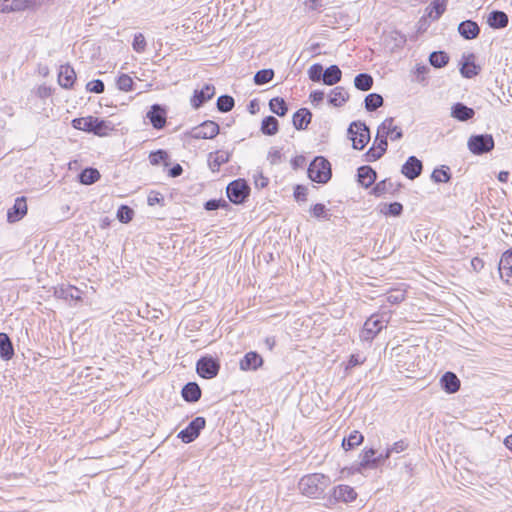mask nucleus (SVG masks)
<instances>
[{
  "instance_id": "f257e3e1",
  "label": "nucleus",
  "mask_w": 512,
  "mask_h": 512,
  "mask_svg": "<svg viewBox=\"0 0 512 512\" xmlns=\"http://www.w3.org/2000/svg\"><path fill=\"white\" fill-rule=\"evenodd\" d=\"M330 484L329 476L322 473H312L300 479L298 488L303 495L309 498H320Z\"/></svg>"
},
{
  "instance_id": "f03ea898",
  "label": "nucleus",
  "mask_w": 512,
  "mask_h": 512,
  "mask_svg": "<svg viewBox=\"0 0 512 512\" xmlns=\"http://www.w3.org/2000/svg\"><path fill=\"white\" fill-rule=\"evenodd\" d=\"M307 174L310 180L326 184L332 177L330 162L323 156H316L309 164Z\"/></svg>"
},
{
  "instance_id": "7ed1b4c3",
  "label": "nucleus",
  "mask_w": 512,
  "mask_h": 512,
  "mask_svg": "<svg viewBox=\"0 0 512 512\" xmlns=\"http://www.w3.org/2000/svg\"><path fill=\"white\" fill-rule=\"evenodd\" d=\"M348 138L352 141L355 150H363L370 141V130L365 122L360 120L350 123L347 130Z\"/></svg>"
},
{
  "instance_id": "20e7f679",
  "label": "nucleus",
  "mask_w": 512,
  "mask_h": 512,
  "mask_svg": "<svg viewBox=\"0 0 512 512\" xmlns=\"http://www.w3.org/2000/svg\"><path fill=\"white\" fill-rule=\"evenodd\" d=\"M250 186L245 179L239 178L230 182L226 187L229 201L235 205L244 204L250 196Z\"/></svg>"
},
{
  "instance_id": "39448f33",
  "label": "nucleus",
  "mask_w": 512,
  "mask_h": 512,
  "mask_svg": "<svg viewBox=\"0 0 512 512\" xmlns=\"http://www.w3.org/2000/svg\"><path fill=\"white\" fill-rule=\"evenodd\" d=\"M495 142L491 134L471 135L467 141L469 151L474 155H483L494 149Z\"/></svg>"
},
{
  "instance_id": "423d86ee",
  "label": "nucleus",
  "mask_w": 512,
  "mask_h": 512,
  "mask_svg": "<svg viewBox=\"0 0 512 512\" xmlns=\"http://www.w3.org/2000/svg\"><path fill=\"white\" fill-rule=\"evenodd\" d=\"M220 362L211 355H205L196 362V372L203 379H213L220 371Z\"/></svg>"
},
{
  "instance_id": "0eeeda50",
  "label": "nucleus",
  "mask_w": 512,
  "mask_h": 512,
  "mask_svg": "<svg viewBox=\"0 0 512 512\" xmlns=\"http://www.w3.org/2000/svg\"><path fill=\"white\" fill-rule=\"evenodd\" d=\"M206 426V419L202 416L194 418L186 428L181 430L177 437L185 444L196 440Z\"/></svg>"
},
{
  "instance_id": "6e6552de",
  "label": "nucleus",
  "mask_w": 512,
  "mask_h": 512,
  "mask_svg": "<svg viewBox=\"0 0 512 512\" xmlns=\"http://www.w3.org/2000/svg\"><path fill=\"white\" fill-rule=\"evenodd\" d=\"M220 131L219 125L212 120H206L200 125L193 127L188 133L193 139H213Z\"/></svg>"
},
{
  "instance_id": "1a4fd4ad",
  "label": "nucleus",
  "mask_w": 512,
  "mask_h": 512,
  "mask_svg": "<svg viewBox=\"0 0 512 512\" xmlns=\"http://www.w3.org/2000/svg\"><path fill=\"white\" fill-rule=\"evenodd\" d=\"M384 327L383 321L379 316L373 314L365 321L360 332V339L362 341L371 342Z\"/></svg>"
},
{
  "instance_id": "9d476101",
  "label": "nucleus",
  "mask_w": 512,
  "mask_h": 512,
  "mask_svg": "<svg viewBox=\"0 0 512 512\" xmlns=\"http://www.w3.org/2000/svg\"><path fill=\"white\" fill-rule=\"evenodd\" d=\"M215 95V86L205 84L201 89H195L190 99V104L194 109H199Z\"/></svg>"
},
{
  "instance_id": "9b49d317",
  "label": "nucleus",
  "mask_w": 512,
  "mask_h": 512,
  "mask_svg": "<svg viewBox=\"0 0 512 512\" xmlns=\"http://www.w3.org/2000/svg\"><path fill=\"white\" fill-rule=\"evenodd\" d=\"M154 129L160 130L165 127L167 121V111L160 104H153L146 114Z\"/></svg>"
},
{
  "instance_id": "f8f14e48",
  "label": "nucleus",
  "mask_w": 512,
  "mask_h": 512,
  "mask_svg": "<svg viewBox=\"0 0 512 512\" xmlns=\"http://www.w3.org/2000/svg\"><path fill=\"white\" fill-rule=\"evenodd\" d=\"M379 466L377 451L374 448H364L359 455L357 471L362 472L366 469H377Z\"/></svg>"
},
{
  "instance_id": "ddd939ff",
  "label": "nucleus",
  "mask_w": 512,
  "mask_h": 512,
  "mask_svg": "<svg viewBox=\"0 0 512 512\" xmlns=\"http://www.w3.org/2000/svg\"><path fill=\"white\" fill-rule=\"evenodd\" d=\"M422 171L423 163L416 156H409L401 168V173L409 180L418 178Z\"/></svg>"
},
{
  "instance_id": "4468645a",
  "label": "nucleus",
  "mask_w": 512,
  "mask_h": 512,
  "mask_svg": "<svg viewBox=\"0 0 512 512\" xmlns=\"http://www.w3.org/2000/svg\"><path fill=\"white\" fill-rule=\"evenodd\" d=\"M480 71L481 67L475 63V55L473 53L462 55L460 67V73L462 77L471 79L477 76Z\"/></svg>"
},
{
  "instance_id": "2eb2a0df",
  "label": "nucleus",
  "mask_w": 512,
  "mask_h": 512,
  "mask_svg": "<svg viewBox=\"0 0 512 512\" xmlns=\"http://www.w3.org/2000/svg\"><path fill=\"white\" fill-rule=\"evenodd\" d=\"M27 214L26 197L21 196L15 199L14 205L7 211V221L15 223Z\"/></svg>"
},
{
  "instance_id": "dca6fc26",
  "label": "nucleus",
  "mask_w": 512,
  "mask_h": 512,
  "mask_svg": "<svg viewBox=\"0 0 512 512\" xmlns=\"http://www.w3.org/2000/svg\"><path fill=\"white\" fill-rule=\"evenodd\" d=\"M262 356L256 351L246 353L239 362V368L242 371H256L263 365Z\"/></svg>"
},
{
  "instance_id": "f3484780",
  "label": "nucleus",
  "mask_w": 512,
  "mask_h": 512,
  "mask_svg": "<svg viewBox=\"0 0 512 512\" xmlns=\"http://www.w3.org/2000/svg\"><path fill=\"white\" fill-rule=\"evenodd\" d=\"M379 133L385 134L392 141L400 140L403 137V131L401 127L394 125V118H386L379 126Z\"/></svg>"
},
{
  "instance_id": "a211bd4d",
  "label": "nucleus",
  "mask_w": 512,
  "mask_h": 512,
  "mask_svg": "<svg viewBox=\"0 0 512 512\" xmlns=\"http://www.w3.org/2000/svg\"><path fill=\"white\" fill-rule=\"evenodd\" d=\"M82 291L73 285H60L54 288V296L63 300L80 301Z\"/></svg>"
},
{
  "instance_id": "6ab92c4d",
  "label": "nucleus",
  "mask_w": 512,
  "mask_h": 512,
  "mask_svg": "<svg viewBox=\"0 0 512 512\" xmlns=\"http://www.w3.org/2000/svg\"><path fill=\"white\" fill-rule=\"evenodd\" d=\"M34 3L35 0H0V11L2 13L23 11Z\"/></svg>"
},
{
  "instance_id": "aec40b11",
  "label": "nucleus",
  "mask_w": 512,
  "mask_h": 512,
  "mask_svg": "<svg viewBox=\"0 0 512 512\" xmlns=\"http://www.w3.org/2000/svg\"><path fill=\"white\" fill-rule=\"evenodd\" d=\"M75 80L76 73L74 68L69 64L61 65L58 73L59 85L65 89H69L72 88Z\"/></svg>"
},
{
  "instance_id": "412c9836",
  "label": "nucleus",
  "mask_w": 512,
  "mask_h": 512,
  "mask_svg": "<svg viewBox=\"0 0 512 512\" xmlns=\"http://www.w3.org/2000/svg\"><path fill=\"white\" fill-rule=\"evenodd\" d=\"M231 153L223 150L211 152L208 155V166L212 172H218L221 165L229 162Z\"/></svg>"
},
{
  "instance_id": "4be33fe9",
  "label": "nucleus",
  "mask_w": 512,
  "mask_h": 512,
  "mask_svg": "<svg viewBox=\"0 0 512 512\" xmlns=\"http://www.w3.org/2000/svg\"><path fill=\"white\" fill-rule=\"evenodd\" d=\"M440 384L442 389L448 394L456 393L461 385L457 375L451 371H447L442 375Z\"/></svg>"
},
{
  "instance_id": "5701e85b",
  "label": "nucleus",
  "mask_w": 512,
  "mask_h": 512,
  "mask_svg": "<svg viewBox=\"0 0 512 512\" xmlns=\"http://www.w3.org/2000/svg\"><path fill=\"white\" fill-rule=\"evenodd\" d=\"M357 178L360 185L369 188L376 181L377 173L371 166L363 165L357 169Z\"/></svg>"
},
{
  "instance_id": "b1692460",
  "label": "nucleus",
  "mask_w": 512,
  "mask_h": 512,
  "mask_svg": "<svg viewBox=\"0 0 512 512\" xmlns=\"http://www.w3.org/2000/svg\"><path fill=\"white\" fill-rule=\"evenodd\" d=\"M458 32L464 39L472 40L480 34V27L473 20H464L458 25Z\"/></svg>"
},
{
  "instance_id": "393cba45",
  "label": "nucleus",
  "mask_w": 512,
  "mask_h": 512,
  "mask_svg": "<svg viewBox=\"0 0 512 512\" xmlns=\"http://www.w3.org/2000/svg\"><path fill=\"white\" fill-rule=\"evenodd\" d=\"M475 115V111L473 108H470L466 106L465 104L461 102H457L452 105L451 107V117L454 119L466 122L470 119H472Z\"/></svg>"
},
{
  "instance_id": "a878e982",
  "label": "nucleus",
  "mask_w": 512,
  "mask_h": 512,
  "mask_svg": "<svg viewBox=\"0 0 512 512\" xmlns=\"http://www.w3.org/2000/svg\"><path fill=\"white\" fill-rule=\"evenodd\" d=\"M311 119V111L307 108H300L293 114V126L296 130H305L310 124Z\"/></svg>"
},
{
  "instance_id": "bb28decb",
  "label": "nucleus",
  "mask_w": 512,
  "mask_h": 512,
  "mask_svg": "<svg viewBox=\"0 0 512 512\" xmlns=\"http://www.w3.org/2000/svg\"><path fill=\"white\" fill-rule=\"evenodd\" d=\"M181 395L184 401L188 403H195L200 400L202 391L196 382H188L183 386Z\"/></svg>"
},
{
  "instance_id": "cd10ccee",
  "label": "nucleus",
  "mask_w": 512,
  "mask_h": 512,
  "mask_svg": "<svg viewBox=\"0 0 512 512\" xmlns=\"http://www.w3.org/2000/svg\"><path fill=\"white\" fill-rule=\"evenodd\" d=\"M332 497L337 502H351L356 499L357 493L348 485H338L333 488Z\"/></svg>"
},
{
  "instance_id": "c85d7f7f",
  "label": "nucleus",
  "mask_w": 512,
  "mask_h": 512,
  "mask_svg": "<svg viewBox=\"0 0 512 512\" xmlns=\"http://www.w3.org/2000/svg\"><path fill=\"white\" fill-rule=\"evenodd\" d=\"M113 130H114V125L112 124L111 121L99 119V118L93 116L91 133H93L94 135L99 136V137H104V136L109 135V133Z\"/></svg>"
},
{
  "instance_id": "c756f323",
  "label": "nucleus",
  "mask_w": 512,
  "mask_h": 512,
  "mask_svg": "<svg viewBox=\"0 0 512 512\" xmlns=\"http://www.w3.org/2000/svg\"><path fill=\"white\" fill-rule=\"evenodd\" d=\"M488 25L493 29H503L509 23L508 15L500 10H493L487 18Z\"/></svg>"
},
{
  "instance_id": "7c9ffc66",
  "label": "nucleus",
  "mask_w": 512,
  "mask_h": 512,
  "mask_svg": "<svg viewBox=\"0 0 512 512\" xmlns=\"http://www.w3.org/2000/svg\"><path fill=\"white\" fill-rule=\"evenodd\" d=\"M349 100V93L342 86H337L331 90L328 103L333 107H341Z\"/></svg>"
},
{
  "instance_id": "2f4dec72",
  "label": "nucleus",
  "mask_w": 512,
  "mask_h": 512,
  "mask_svg": "<svg viewBox=\"0 0 512 512\" xmlns=\"http://www.w3.org/2000/svg\"><path fill=\"white\" fill-rule=\"evenodd\" d=\"M15 352L12 341L10 337L4 333L0 332V357L1 359L8 361L13 358Z\"/></svg>"
},
{
  "instance_id": "473e14b6",
  "label": "nucleus",
  "mask_w": 512,
  "mask_h": 512,
  "mask_svg": "<svg viewBox=\"0 0 512 512\" xmlns=\"http://www.w3.org/2000/svg\"><path fill=\"white\" fill-rule=\"evenodd\" d=\"M342 71L337 65H330L324 70L323 83L332 86L341 81Z\"/></svg>"
},
{
  "instance_id": "72a5a7b5",
  "label": "nucleus",
  "mask_w": 512,
  "mask_h": 512,
  "mask_svg": "<svg viewBox=\"0 0 512 512\" xmlns=\"http://www.w3.org/2000/svg\"><path fill=\"white\" fill-rule=\"evenodd\" d=\"M100 172L93 167H87L78 174V180L81 184L92 185L100 179Z\"/></svg>"
},
{
  "instance_id": "f704fd0d",
  "label": "nucleus",
  "mask_w": 512,
  "mask_h": 512,
  "mask_svg": "<svg viewBox=\"0 0 512 512\" xmlns=\"http://www.w3.org/2000/svg\"><path fill=\"white\" fill-rule=\"evenodd\" d=\"M448 0H434L426 8L428 16L433 20H438L446 11Z\"/></svg>"
},
{
  "instance_id": "c9c22d12",
  "label": "nucleus",
  "mask_w": 512,
  "mask_h": 512,
  "mask_svg": "<svg viewBox=\"0 0 512 512\" xmlns=\"http://www.w3.org/2000/svg\"><path fill=\"white\" fill-rule=\"evenodd\" d=\"M452 178L451 170L449 166L441 165L433 170L431 174V180L434 183H448Z\"/></svg>"
},
{
  "instance_id": "e433bc0d",
  "label": "nucleus",
  "mask_w": 512,
  "mask_h": 512,
  "mask_svg": "<svg viewBox=\"0 0 512 512\" xmlns=\"http://www.w3.org/2000/svg\"><path fill=\"white\" fill-rule=\"evenodd\" d=\"M374 84L373 77L368 73H359L354 78V86L360 91H369Z\"/></svg>"
},
{
  "instance_id": "4c0bfd02",
  "label": "nucleus",
  "mask_w": 512,
  "mask_h": 512,
  "mask_svg": "<svg viewBox=\"0 0 512 512\" xmlns=\"http://www.w3.org/2000/svg\"><path fill=\"white\" fill-rule=\"evenodd\" d=\"M279 122L274 116H266L261 123V132L264 135L272 136L278 132Z\"/></svg>"
},
{
  "instance_id": "58836bf2",
  "label": "nucleus",
  "mask_w": 512,
  "mask_h": 512,
  "mask_svg": "<svg viewBox=\"0 0 512 512\" xmlns=\"http://www.w3.org/2000/svg\"><path fill=\"white\" fill-rule=\"evenodd\" d=\"M364 440V436L357 430L352 431L348 437H344L342 440V447L348 451L354 447L360 445Z\"/></svg>"
},
{
  "instance_id": "ea45409f",
  "label": "nucleus",
  "mask_w": 512,
  "mask_h": 512,
  "mask_svg": "<svg viewBox=\"0 0 512 512\" xmlns=\"http://www.w3.org/2000/svg\"><path fill=\"white\" fill-rule=\"evenodd\" d=\"M384 99L378 93H370L364 99V106L368 112L376 111L383 106Z\"/></svg>"
},
{
  "instance_id": "a19ab883",
  "label": "nucleus",
  "mask_w": 512,
  "mask_h": 512,
  "mask_svg": "<svg viewBox=\"0 0 512 512\" xmlns=\"http://www.w3.org/2000/svg\"><path fill=\"white\" fill-rule=\"evenodd\" d=\"M270 110L278 115L279 117H283L288 112V106L286 101L281 97H274L269 101Z\"/></svg>"
},
{
  "instance_id": "79ce46f5",
  "label": "nucleus",
  "mask_w": 512,
  "mask_h": 512,
  "mask_svg": "<svg viewBox=\"0 0 512 512\" xmlns=\"http://www.w3.org/2000/svg\"><path fill=\"white\" fill-rule=\"evenodd\" d=\"M449 62V56L445 51H433L429 55V63L435 68H443Z\"/></svg>"
},
{
  "instance_id": "37998d69",
  "label": "nucleus",
  "mask_w": 512,
  "mask_h": 512,
  "mask_svg": "<svg viewBox=\"0 0 512 512\" xmlns=\"http://www.w3.org/2000/svg\"><path fill=\"white\" fill-rule=\"evenodd\" d=\"M235 106L234 98L230 95L224 94L218 97L216 107L219 112L226 113L231 111Z\"/></svg>"
},
{
  "instance_id": "c03bdc74",
  "label": "nucleus",
  "mask_w": 512,
  "mask_h": 512,
  "mask_svg": "<svg viewBox=\"0 0 512 512\" xmlns=\"http://www.w3.org/2000/svg\"><path fill=\"white\" fill-rule=\"evenodd\" d=\"M93 116L80 117L72 120L71 124L74 129L91 133Z\"/></svg>"
},
{
  "instance_id": "a18cd8bd",
  "label": "nucleus",
  "mask_w": 512,
  "mask_h": 512,
  "mask_svg": "<svg viewBox=\"0 0 512 512\" xmlns=\"http://www.w3.org/2000/svg\"><path fill=\"white\" fill-rule=\"evenodd\" d=\"M274 77L273 69H261L254 75V83L256 85H264L270 82Z\"/></svg>"
},
{
  "instance_id": "49530a36",
  "label": "nucleus",
  "mask_w": 512,
  "mask_h": 512,
  "mask_svg": "<svg viewBox=\"0 0 512 512\" xmlns=\"http://www.w3.org/2000/svg\"><path fill=\"white\" fill-rule=\"evenodd\" d=\"M116 86L123 92H129L133 90L134 81L128 74H120L116 79Z\"/></svg>"
},
{
  "instance_id": "de8ad7c7",
  "label": "nucleus",
  "mask_w": 512,
  "mask_h": 512,
  "mask_svg": "<svg viewBox=\"0 0 512 512\" xmlns=\"http://www.w3.org/2000/svg\"><path fill=\"white\" fill-rule=\"evenodd\" d=\"M392 190L393 183L389 179H384L375 184V186L372 188V193L376 197H380L388 192H391Z\"/></svg>"
},
{
  "instance_id": "09e8293b",
  "label": "nucleus",
  "mask_w": 512,
  "mask_h": 512,
  "mask_svg": "<svg viewBox=\"0 0 512 512\" xmlns=\"http://www.w3.org/2000/svg\"><path fill=\"white\" fill-rule=\"evenodd\" d=\"M116 216L121 223L126 224L132 221L134 217V210L127 205H121L117 210Z\"/></svg>"
},
{
  "instance_id": "8fccbe9b",
  "label": "nucleus",
  "mask_w": 512,
  "mask_h": 512,
  "mask_svg": "<svg viewBox=\"0 0 512 512\" xmlns=\"http://www.w3.org/2000/svg\"><path fill=\"white\" fill-rule=\"evenodd\" d=\"M229 203L224 199H210L204 203V209L207 211H214L218 209H229Z\"/></svg>"
},
{
  "instance_id": "3c124183",
  "label": "nucleus",
  "mask_w": 512,
  "mask_h": 512,
  "mask_svg": "<svg viewBox=\"0 0 512 512\" xmlns=\"http://www.w3.org/2000/svg\"><path fill=\"white\" fill-rule=\"evenodd\" d=\"M323 67L320 63H315L308 69L309 79L313 82L323 81Z\"/></svg>"
},
{
  "instance_id": "603ef678",
  "label": "nucleus",
  "mask_w": 512,
  "mask_h": 512,
  "mask_svg": "<svg viewBox=\"0 0 512 512\" xmlns=\"http://www.w3.org/2000/svg\"><path fill=\"white\" fill-rule=\"evenodd\" d=\"M310 213L317 219L329 220L330 215L327 212L326 206L322 203H317L310 208Z\"/></svg>"
},
{
  "instance_id": "864d4df0",
  "label": "nucleus",
  "mask_w": 512,
  "mask_h": 512,
  "mask_svg": "<svg viewBox=\"0 0 512 512\" xmlns=\"http://www.w3.org/2000/svg\"><path fill=\"white\" fill-rule=\"evenodd\" d=\"M405 291L404 290H392L387 293L386 300L390 304H399L405 299Z\"/></svg>"
},
{
  "instance_id": "5fc2aeb1",
  "label": "nucleus",
  "mask_w": 512,
  "mask_h": 512,
  "mask_svg": "<svg viewBox=\"0 0 512 512\" xmlns=\"http://www.w3.org/2000/svg\"><path fill=\"white\" fill-rule=\"evenodd\" d=\"M146 40L142 33H136L133 38L132 47L137 53H143L146 49Z\"/></svg>"
},
{
  "instance_id": "6e6d98bb",
  "label": "nucleus",
  "mask_w": 512,
  "mask_h": 512,
  "mask_svg": "<svg viewBox=\"0 0 512 512\" xmlns=\"http://www.w3.org/2000/svg\"><path fill=\"white\" fill-rule=\"evenodd\" d=\"M168 157V153L165 150L159 149L150 153L149 161L152 165H158L162 161L165 162Z\"/></svg>"
},
{
  "instance_id": "4d7b16f0",
  "label": "nucleus",
  "mask_w": 512,
  "mask_h": 512,
  "mask_svg": "<svg viewBox=\"0 0 512 512\" xmlns=\"http://www.w3.org/2000/svg\"><path fill=\"white\" fill-rule=\"evenodd\" d=\"M387 138L388 137L385 134H383L382 132L379 133V129L377 128V134H376L373 145H375V147H377L378 150H380L381 152L386 153L387 148H388Z\"/></svg>"
},
{
  "instance_id": "13d9d810",
  "label": "nucleus",
  "mask_w": 512,
  "mask_h": 512,
  "mask_svg": "<svg viewBox=\"0 0 512 512\" xmlns=\"http://www.w3.org/2000/svg\"><path fill=\"white\" fill-rule=\"evenodd\" d=\"M86 89L89 92L100 94L103 93L105 90L104 82L100 79H94L92 81H89L86 85Z\"/></svg>"
},
{
  "instance_id": "bf43d9fd",
  "label": "nucleus",
  "mask_w": 512,
  "mask_h": 512,
  "mask_svg": "<svg viewBox=\"0 0 512 512\" xmlns=\"http://www.w3.org/2000/svg\"><path fill=\"white\" fill-rule=\"evenodd\" d=\"M387 210L383 211L385 215L388 216H400L403 212V205L399 202H392L388 205H386Z\"/></svg>"
},
{
  "instance_id": "052dcab7",
  "label": "nucleus",
  "mask_w": 512,
  "mask_h": 512,
  "mask_svg": "<svg viewBox=\"0 0 512 512\" xmlns=\"http://www.w3.org/2000/svg\"><path fill=\"white\" fill-rule=\"evenodd\" d=\"M294 198L297 202H306L308 195V188L304 185L297 184L294 187Z\"/></svg>"
},
{
  "instance_id": "680f3d73",
  "label": "nucleus",
  "mask_w": 512,
  "mask_h": 512,
  "mask_svg": "<svg viewBox=\"0 0 512 512\" xmlns=\"http://www.w3.org/2000/svg\"><path fill=\"white\" fill-rule=\"evenodd\" d=\"M164 196L157 191H151L147 198V203L149 206L161 205L164 206Z\"/></svg>"
},
{
  "instance_id": "e2e57ef3",
  "label": "nucleus",
  "mask_w": 512,
  "mask_h": 512,
  "mask_svg": "<svg viewBox=\"0 0 512 512\" xmlns=\"http://www.w3.org/2000/svg\"><path fill=\"white\" fill-rule=\"evenodd\" d=\"M385 153L378 150L375 145L368 149V151L364 154L366 162H375L380 159Z\"/></svg>"
},
{
  "instance_id": "0e129e2a",
  "label": "nucleus",
  "mask_w": 512,
  "mask_h": 512,
  "mask_svg": "<svg viewBox=\"0 0 512 512\" xmlns=\"http://www.w3.org/2000/svg\"><path fill=\"white\" fill-rule=\"evenodd\" d=\"M390 38L394 41V47L397 48L403 47L407 41L406 36L397 30L390 33Z\"/></svg>"
},
{
  "instance_id": "69168bd1",
  "label": "nucleus",
  "mask_w": 512,
  "mask_h": 512,
  "mask_svg": "<svg viewBox=\"0 0 512 512\" xmlns=\"http://www.w3.org/2000/svg\"><path fill=\"white\" fill-rule=\"evenodd\" d=\"M498 270L501 278L505 279L506 282H508L509 278L512 277V266L502 263V260L499 261Z\"/></svg>"
},
{
  "instance_id": "338daca9",
  "label": "nucleus",
  "mask_w": 512,
  "mask_h": 512,
  "mask_svg": "<svg viewBox=\"0 0 512 512\" xmlns=\"http://www.w3.org/2000/svg\"><path fill=\"white\" fill-rule=\"evenodd\" d=\"M254 183L256 188L263 189L267 187L269 179L265 177L262 172H258L257 174L254 175Z\"/></svg>"
},
{
  "instance_id": "774afa93",
  "label": "nucleus",
  "mask_w": 512,
  "mask_h": 512,
  "mask_svg": "<svg viewBox=\"0 0 512 512\" xmlns=\"http://www.w3.org/2000/svg\"><path fill=\"white\" fill-rule=\"evenodd\" d=\"M407 447L408 444L405 440H399L390 446V451H392V453H400L406 450Z\"/></svg>"
}]
</instances>
